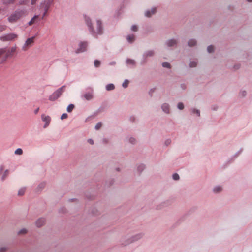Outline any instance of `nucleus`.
I'll return each instance as SVG.
<instances>
[{
  "label": "nucleus",
  "instance_id": "obj_4",
  "mask_svg": "<svg viewBox=\"0 0 252 252\" xmlns=\"http://www.w3.org/2000/svg\"><path fill=\"white\" fill-rule=\"evenodd\" d=\"M25 12L24 10H17L8 17V21L10 23H15L24 15Z\"/></svg>",
  "mask_w": 252,
  "mask_h": 252
},
{
  "label": "nucleus",
  "instance_id": "obj_13",
  "mask_svg": "<svg viewBox=\"0 0 252 252\" xmlns=\"http://www.w3.org/2000/svg\"><path fill=\"white\" fill-rule=\"evenodd\" d=\"M156 12V8L153 7L151 10H147L145 12V16L147 17H151L153 14H155Z\"/></svg>",
  "mask_w": 252,
  "mask_h": 252
},
{
  "label": "nucleus",
  "instance_id": "obj_9",
  "mask_svg": "<svg viewBox=\"0 0 252 252\" xmlns=\"http://www.w3.org/2000/svg\"><path fill=\"white\" fill-rule=\"evenodd\" d=\"M88 46L87 42L83 41L81 42L79 44V48L76 51V53H79L84 52Z\"/></svg>",
  "mask_w": 252,
  "mask_h": 252
},
{
  "label": "nucleus",
  "instance_id": "obj_8",
  "mask_svg": "<svg viewBox=\"0 0 252 252\" xmlns=\"http://www.w3.org/2000/svg\"><path fill=\"white\" fill-rule=\"evenodd\" d=\"M154 54V51L153 50H149L145 52L143 55V60L141 62V64H143L146 63L147 61V58L153 56Z\"/></svg>",
  "mask_w": 252,
  "mask_h": 252
},
{
  "label": "nucleus",
  "instance_id": "obj_45",
  "mask_svg": "<svg viewBox=\"0 0 252 252\" xmlns=\"http://www.w3.org/2000/svg\"><path fill=\"white\" fill-rule=\"evenodd\" d=\"M6 250V248L5 247H2V248H1L0 249V252H4Z\"/></svg>",
  "mask_w": 252,
  "mask_h": 252
},
{
  "label": "nucleus",
  "instance_id": "obj_11",
  "mask_svg": "<svg viewBox=\"0 0 252 252\" xmlns=\"http://www.w3.org/2000/svg\"><path fill=\"white\" fill-rule=\"evenodd\" d=\"M41 118L42 121L45 122V124L44 126V127L46 128L50 123L51 119L49 116H45L44 115H42Z\"/></svg>",
  "mask_w": 252,
  "mask_h": 252
},
{
  "label": "nucleus",
  "instance_id": "obj_26",
  "mask_svg": "<svg viewBox=\"0 0 252 252\" xmlns=\"http://www.w3.org/2000/svg\"><path fill=\"white\" fill-rule=\"evenodd\" d=\"M214 46L212 45H210L207 47V51L208 53H212L214 51Z\"/></svg>",
  "mask_w": 252,
  "mask_h": 252
},
{
  "label": "nucleus",
  "instance_id": "obj_6",
  "mask_svg": "<svg viewBox=\"0 0 252 252\" xmlns=\"http://www.w3.org/2000/svg\"><path fill=\"white\" fill-rule=\"evenodd\" d=\"M18 35L15 33H9L0 37V40L2 41H10L16 39Z\"/></svg>",
  "mask_w": 252,
  "mask_h": 252
},
{
  "label": "nucleus",
  "instance_id": "obj_44",
  "mask_svg": "<svg viewBox=\"0 0 252 252\" xmlns=\"http://www.w3.org/2000/svg\"><path fill=\"white\" fill-rule=\"evenodd\" d=\"M116 64V62L115 61H112V62H111L110 63H109V65H115Z\"/></svg>",
  "mask_w": 252,
  "mask_h": 252
},
{
  "label": "nucleus",
  "instance_id": "obj_40",
  "mask_svg": "<svg viewBox=\"0 0 252 252\" xmlns=\"http://www.w3.org/2000/svg\"><path fill=\"white\" fill-rule=\"evenodd\" d=\"M20 4H26V0H22L20 2Z\"/></svg>",
  "mask_w": 252,
  "mask_h": 252
},
{
  "label": "nucleus",
  "instance_id": "obj_39",
  "mask_svg": "<svg viewBox=\"0 0 252 252\" xmlns=\"http://www.w3.org/2000/svg\"><path fill=\"white\" fill-rule=\"evenodd\" d=\"M27 232V230L25 229H21L19 232V234H24Z\"/></svg>",
  "mask_w": 252,
  "mask_h": 252
},
{
  "label": "nucleus",
  "instance_id": "obj_19",
  "mask_svg": "<svg viewBox=\"0 0 252 252\" xmlns=\"http://www.w3.org/2000/svg\"><path fill=\"white\" fill-rule=\"evenodd\" d=\"M161 108L162 110H169L170 108L169 105L166 103H163L161 106Z\"/></svg>",
  "mask_w": 252,
  "mask_h": 252
},
{
  "label": "nucleus",
  "instance_id": "obj_23",
  "mask_svg": "<svg viewBox=\"0 0 252 252\" xmlns=\"http://www.w3.org/2000/svg\"><path fill=\"white\" fill-rule=\"evenodd\" d=\"M221 190H222V189L220 186L216 187L214 188V189H213L214 192H216V193L221 191Z\"/></svg>",
  "mask_w": 252,
  "mask_h": 252
},
{
  "label": "nucleus",
  "instance_id": "obj_16",
  "mask_svg": "<svg viewBox=\"0 0 252 252\" xmlns=\"http://www.w3.org/2000/svg\"><path fill=\"white\" fill-rule=\"evenodd\" d=\"M84 97L86 100H89L93 98V95L91 93H88L84 94Z\"/></svg>",
  "mask_w": 252,
  "mask_h": 252
},
{
  "label": "nucleus",
  "instance_id": "obj_29",
  "mask_svg": "<svg viewBox=\"0 0 252 252\" xmlns=\"http://www.w3.org/2000/svg\"><path fill=\"white\" fill-rule=\"evenodd\" d=\"M178 108L180 110H182L184 108V105L183 103L179 102L177 105Z\"/></svg>",
  "mask_w": 252,
  "mask_h": 252
},
{
  "label": "nucleus",
  "instance_id": "obj_21",
  "mask_svg": "<svg viewBox=\"0 0 252 252\" xmlns=\"http://www.w3.org/2000/svg\"><path fill=\"white\" fill-rule=\"evenodd\" d=\"M197 62L196 61H195V60L192 61L190 62L189 66L190 67H194L197 65Z\"/></svg>",
  "mask_w": 252,
  "mask_h": 252
},
{
  "label": "nucleus",
  "instance_id": "obj_53",
  "mask_svg": "<svg viewBox=\"0 0 252 252\" xmlns=\"http://www.w3.org/2000/svg\"><path fill=\"white\" fill-rule=\"evenodd\" d=\"M193 110L196 111V110H197V109H193Z\"/></svg>",
  "mask_w": 252,
  "mask_h": 252
},
{
  "label": "nucleus",
  "instance_id": "obj_20",
  "mask_svg": "<svg viewBox=\"0 0 252 252\" xmlns=\"http://www.w3.org/2000/svg\"><path fill=\"white\" fill-rule=\"evenodd\" d=\"M247 94V92L245 90H241L239 92V95L240 97H245Z\"/></svg>",
  "mask_w": 252,
  "mask_h": 252
},
{
  "label": "nucleus",
  "instance_id": "obj_14",
  "mask_svg": "<svg viewBox=\"0 0 252 252\" xmlns=\"http://www.w3.org/2000/svg\"><path fill=\"white\" fill-rule=\"evenodd\" d=\"M45 222V220L44 218L39 219L36 222V225L37 227H40L42 226Z\"/></svg>",
  "mask_w": 252,
  "mask_h": 252
},
{
  "label": "nucleus",
  "instance_id": "obj_10",
  "mask_svg": "<svg viewBox=\"0 0 252 252\" xmlns=\"http://www.w3.org/2000/svg\"><path fill=\"white\" fill-rule=\"evenodd\" d=\"M178 42L176 40L172 39L168 40L166 42V45L168 47H176L177 45Z\"/></svg>",
  "mask_w": 252,
  "mask_h": 252
},
{
  "label": "nucleus",
  "instance_id": "obj_48",
  "mask_svg": "<svg viewBox=\"0 0 252 252\" xmlns=\"http://www.w3.org/2000/svg\"><path fill=\"white\" fill-rule=\"evenodd\" d=\"M143 169V166L141 165L138 167V170H142Z\"/></svg>",
  "mask_w": 252,
  "mask_h": 252
},
{
  "label": "nucleus",
  "instance_id": "obj_2",
  "mask_svg": "<svg viewBox=\"0 0 252 252\" xmlns=\"http://www.w3.org/2000/svg\"><path fill=\"white\" fill-rule=\"evenodd\" d=\"M85 22L88 27L91 33L94 37L98 35H101L103 33V28L101 21L100 20H97L96 27H94L92 23L91 20L89 17L84 15Z\"/></svg>",
  "mask_w": 252,
  "mask_h": 252
},
{
  "label": "nucleus",
  "instance_id": "obj_33",
  "mask_svg": "<svg viewBox=\"0 0 252 252\" xmlns=\"http://www.w3.org/2000/svg\"><path fill=\"white\" fill-rule=\"evenodd\" d=\"M8 174V170H6L5 171V172L4 173V174L2 177V179L4 180V179L6 178V177L7 176Z\"/></svg>",
  "mask_w": 252,
  "mask_h": 252
},
{
  "label": "nucleus",
  "instance_id": "obj_36",
  "mask_svg": "<svg viewBox=\"0 0 252 252\" xmlns=\"http://www.w3.org/2000/svg\"><path fill=\"white\" fill-rule=\"evenodd\" d=\"M67 118V114L66 113H63L61 117L62 120L66 119Z\"/></svg>",
  "mask_w": 252,
  "mask_h": 252
},
{
  "label": "nucleus",
  "instance_id": "obj_15",
  "mask_svg": "<svg viewBox=\"0 0 252 252\" xmlns=\"http://www.w3.org/2000/svg\"><path fill=\"white\" fill-rule=\"evenodd\" d=\"M126 39L129 43H131L135 40V36L133 34L129 35Z\"/></svg>",
  "mask_w": 252,
  "mask_h": 252
},
{
  "label": "nucleus",
  "instance_id": "obj_49",
  "mask_svg": "<svg viewBox=\"0 0 252 252\" xmlns=\"http://www.w3.org/2000/svg\"><path fill=\"white\" fill-rule=\"evenodd\" d=\"M181 87H182L183 89H185V86L184 84H182V85H181Z\"/></svg>",
  "mask_w": 252,
  "mask_h": 252
},
{
  "label": "nucleus",
  "instance_id": "obj_50",
  "mask_svg": "<svg viewBox=\"0 0 252 252\" xmlns=\"http://www.w3.org/2000/svg\"><path fill=\"white\" fill-rule=\"evenodd\" d=\"M170 141H169V140H167V141H166V144H170Z\"/></svg>",
  "mask_w": 252,
  "mask_h": 252
},
{
  "label": "nucleus",
  "instance_id": "obj_35",
  "mask_svg": "<svg viewBox=\"0 0 252 252\" xmlns=\"http://www.w3.org/2000/svg\"><path fill=\"white\" fill-rule=\"evenodd\" d=\"M102 126V124L101 123H97L95 126V129L96 130L99 129Z\"/></svg>",
  "mask_w": 252,
  "mask_h": 252
},
{
  "label": "nucleus",
  "instance_id": "obj_51",
  "mask_svg": "<svg viewBox=\"0 0 252 252\" xmlns=\"http://www.w3.org/2000/svg\"><path fill=\"white\" fill-rule=\"evenodd\" d=\"M247 1H248V2H252V0H247Z\"/></svg>",
  "mask_w": 252,
  "mask_h": 252
},
{
  "label": "nucleus",
  "instance_id": "obj_42",
  "mask_svg": "<svg viewBox=\"0 0 252 252\" xmlns=\"http://www.w3.org/2000/svg\"><path fill=\"white\" fill-rule=\"evenodd\" d=\"M88 143H89L90 144H94V141L92 139H88Z\"/></svg>",
  "mask_w": 252,
  "mask_h": 252
},
{
  "label": "nucleus",
  "instance_id": "obj_47",
  "mask_svg": "<svg viewBox=\"0 0 252 252\" xmlns=\"http://www.w3.org/2000/svg\"><path fill=\"white\" fill-rule=\"evenodd\" d=\"M194 112L198 116H199L200 115V114H199V111H194Z\"/></svg>",
  "mask_w": 252,
  "mask_h": 252
},
{
  "label": "nucleus",
  "instance_id": "obj_28",
  "mask_svg": "<svg viewBox=\"0 0 252 252\" xmlns=\"http://www.w3.org/2000/svg\"><path fill=\"white\" fill-rule=\"evenodd\" d=\"M15 0H4V3L6 4H12L15 2Z\"/></svg>",
  "mask_w": 252,
  "mask_h": 252
},
{
  "label": "nucleus",
  "instance_id": "obj_24",
  "mask_svg": "<svg viewBox=\"0 0 252 252\" xmlns=\"http://www.w3.org/2000/svg\"><path fill=\"white\" fill-rule=\"evenodd\" d=\"M162 66L166 68H170L171 66L170 63L168 62H163L162 64Z\"/></svg>",
  "mask_w": 252,
  "mask_h": 252
},
{
  "label": "nucleus",
  "instance_id": "obj_37",
  "mask_svg": "<svg viewBox=\"0 0 252 252\" xmlns=\"http://www.w3.org/2000/svg\"><path fill=\"white\" fill-rule=\"evenodd\" d=\"M137 27L136 25H133L131 27V30L133 31H134V32H136L137 31Z\"/></svg>",
  "mask_w": 252,
  "mask_h": 252
},
{
  "label": "nucleus",
  "instance_id": "obj_5",
  "mask_svg": "<svg viewBox=\"0 0 252 252\" xmlns=\"http://www.w3.org/2000/svg\"><path fill=\"white\" fill-rule=\"evenodd\" d=\"M65 86H63L59 89L55 91L52 94L49 96V99L53 101L57 99L65 91Z\"/></svg>",
  "mask_w": 252,
  "mask_h": 252
},
{
  "label": "nucleus",
  "instance_id": "obj_38",
  "mask_svg": "<svg viewBox=\"0 0 252 252\" xmlns=\"http://www.w3.org/2000/svg\"><path fill=\"white\" fill-rule=\"evenodd\" d=\"M136 140L134 138H130L129 139V142L132 144H134Z\"/></svg>",
  "mask_w": 252,
  "mask_h": 252
},
{
  "label": "nucleus",
  "instance_id": "obj_30",
  "mask_svg": "<svg viewBox=\"0 0 252 252\" xmlns=\"http://www.w3.org/2000/svg\"><path fill=\"white\" fill-rule=\"evenodd\" d=\"M94 64L96 67H98L100 65V62L98 60H95L94 62Z\"/></svg>",
  "mask_w": 252,
  "mask_h": 252
},
{
  "label": "nucleus",
  "instance_id": "obj_1",
  "mask_svg": "<svg viewBox=\"0 0 252 252\" xmlns=\"http://www.w3.org/2000/svg\"><path fill=\"white\" fill-rule=\"evenodd\" d=\"M54 0H45L41 3L40 5V13H42V15H35L28 23L29 26L32 25L38 20H41L47 15L51 7L53 5Z\"/></svg>",
  "mask_w": 252,
  "mask_h": 252
},
{
  "label": "nucleus",
  "instance_id": "obj_43",
  "mask_svg": "<svg viewBox=\"0 0 252 252\" xmlns=\"http://www.w3.org/2000/svg\"><path fill=\"white\" fill-rule=\"evenodd\" d=\"M37 1V0H32L31 4L34 5Z\"/></svg>",
  "mask_w": 252,
  "mask_h": 252
},
{
  "label": "nucleus",
  "instance_id": "obj_25",
  "mask_svg": "<svg viewBox=\"0 0 252 252\" xmlns=\"http://www.w3.org/2000/svg\"><path fill=\"white\" fill-rule=\"evenodd\" d=\"M23 153V150L21 148H18L16 149L15 151V154L16 155H22Z\"/></svg>",
  "mask_w": 252,
  "mask_h": 252
},
{
  "label": "nucleus",
  "instance_id": "obj_34",
  "mask_svg": "<svg viewBox=\"0 0 252 252\" xmlns=\"http://www.w3.org/2000/svg\"><path fill=\"white\" fill-rule=\"evenodd\" d=\"M6 26L5 25H0V32L6 29Z\"/></svg>",
  "mask_w": 252,
  "mask_h": 252
},
{
  "label": "nucleus",
  "instance_id": "obj_7",
  "mask_svg": "<svg viewBox=\"0 0 252 252\" xmlns=\"http://www.w3.org/2000/svg\"><path fill=\"white\" fill-rule=\"evenodd\" d=\"M34 39L35 36H32L28 38L22 46V50L25 51H27L31 46L32 45L34 42Z\"/></svg>",
  "mask_w": 252,
  "mask_h": 252
},
{
  "label": "nucleus",
  "instance_id": "obj_46",
  "mask_svg": "<svg viewBox=\"0 0 252 252\" xmlns=\"http://www.w3.org/2000/svg\"><path fill=\"white\" fill-rule=\"evenodd\" d=\"M239 67H240V65H235L234 66V68L236 69H238V68H239Z\"/></svg>",
  "mask_w": 252,
  "mask_h": 252
},
{
  "label": "nucleus",
  "instance_id": "obj_41",
  "mask_svg": "<svg viewBox=\"0 0 252 252\" xmlns=\"http://www.w3.org/2000/svg\"><path fill=\"white\" fill-rule=\"evenodd\" d=\"M3 170H4V166H1L0 167V174H1L2 173V172L3 171Z\"/></svg>",
  "mask_w": 252,
  "mask_h": 252
},
{
  "label": "nucleus",
  "instance_id": "obj_12",
  "mask_svg": "<svg viewBox=\"0 0 252 252\" xmlns=\"http://www.w3.org/2000/svg\"><path fill=\"white\" fill-rule=\"evenodd\" d=\"M126 64L127 66H129L131 67H134L136 65V62L134 60L127 59L126 60Z\"/></svg>",
  "mask_w": 252,
  "mask_h": 252
},
{
  "label": "nucleus",
  "instance_id": "obj_27",
  "mask_svg": "<svg viewBox=\"0 0 252 252\" xmlns=\"http://www.w3.org/2000/svg\"><path fill=\"white\" fill-rule=\"evenodd\" d=\"M128 83H129V81L128 80L126 79L123 82V83L122 84V86L124 88H126L128 86Z\"/></svg>",
  "mask_w": 252,
  "mask_h": 252
},
{
  "label": "nucleus",
  "instance_id": "obj_52",
  "mask_svg": "<svg viewBox=\"0 0 252 252\" xmlns=\"http://www.w3.org/2000/svg\"><path fill=\"white\" fill-rule=\"evenodd\" d=\"M35 110L38 111L39 110V108H37Z\"/></svg>",
  "mask_w": 252,
  "mask_h": 252
},
{
  "label": "nucleus",
  "instance_id": "obj_31",
  "mask_svg": "<svg viewBox=\"0 0 252 252\" xmlns=\"http://www.w3.org/2000/svg\"><path fill=\"white\" fill-rule=\"evenodd\" d=\"M74 108V105L73 104H70L67 107L66 110H72Z\"/></svg>",
  "mask_w": 252,
  "mask_h": 252
},
{
  "label": "nucleus",
  "instance_id": "obj_54",
  "mask_svg": "<svg viewBox=\"0 0 252 252\" xmlns=\"http://www.w3.org/2000/svg\"><path fill=\"white\" fill-rule=\"evenodd\" d=\"M139 238V237L137 238L135 240H137V239H138Z\"/></svg>",
  "mask_w": 252,
  "mask_h": 252
},
{
  "label": "nucleus",
  "instance_id": "obj_32",
  "mask_svg": "<svg viewBox=\"0 0 252 252\" xmlns=\"http://www.w3.org/2000/svg\"><path fill=\"white\" fill-rule=\"evenodd\" d=\"M173 178L175 180H178L179 179V176L178 174L175 173L173 175Z\"/></svg>",
  "mask_w": 252,
  "mask_h": 252
},
{
  "label": "nucleus",
  "instance_id": "obj_18",
  "mask_svg": "<svg viewBox=\"0 0 252 252\" xmlns=\"http://www.w3.org/2000/svg\"><path fill=\"white\" fill-rule=\"evenodd\" d=\"M196 41L194 39H190L188 41V44L189 46L192 47L196 45Z\"/></svg>",
  "mask_w": 252,
  "mask_h": 252
},
{
  "label": "nucleus",
  "instance_id": "obj_17",
  "mask_svg": "<svg viewBox=\"0 0 252 252\" xmlns=\"http://www.w3.org/2000/svg\"><path fill=\"white\" fill-rule=\"evenodd\" d=\"M115 89V86L113 84H109L106 86V89L107 91H112Z\"/></svg>",
  "mask_w": 252,
  "mask_h": 252
},
{
  "label": "nucleus",
  "instance_id": "obj_3",
  "mask_svg": "<svg viewBox=\"0 0 252 252\" xmlns=\"http://www.w3.org/2000/svg\"><path fill=\"white\" fill-rule=\"evenodd\" d=\"M16 49V47L0 49V63H3L8 57L12 56Z\"/></svg>",
  "mask_w": 252,
  "mask_h": 252
},
{
  "label": "nucleus",
  "instance_id": "obj_22",
  "mask_svg": "<svg viewBox=\"0 0 252 252\" xmlns=\"http://www.w3.org/2000/svg\"><path fill=\"white\" fill-rule=\"evenodd\" d=\"M25 191V188H21L18 191V195H19V196L23 195L24 194Z\"/></svg>",
  "mask_w": 252,
  "mask_h": 252
}]
</instances>
